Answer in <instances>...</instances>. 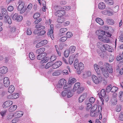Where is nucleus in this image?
I'll list each match as a JSON object with an SVG mask.
<instances>
[{"label": "nucleus", "instance_id": "1", "mask_svg": "<svg viewBox=\"0 0 123 123\" xmlns=\"http://www.w3.org/2000/svg\"><path fill=\"white\" fill-rule=\"evenodd\" d=\"M46 54L45 53L40 54L38 55L37 56V59L39 60H42L40 61L41 63H45L48 61L49 57H46Z\"/></svg>", "mask_w": 123, "mask_h": 123}, {"label": "nucleus", "instance_id": "2", "mask_svg": "<svg viewBox=\"0 0 123 123\" xmlns=\"http://www.w3.org/2000/svg\"><path fill=\"white\" fill-rule=\"evenodd\" d=\"M98 38L100 40L104 43H108L110 42V41L108 37L104 35L98 36Z\"/></svg>", "mask_w": 123, "mask_h": 123}, {"label": "nucleus", "instance_id": "3", "mask_svg": "<svg viewBox=\"0 0 123 123\" xmlns=\"http://www.w3.org/2000/svg\"><path fill=\"white\" fill-rule=\"evenodd\" d=\"M19 5L18 6V11H20V13L22 14L25 11V10L23 9L24 6V2L22 1H20L19 2Z\"/></svg>", "mask_w": 123, "mask_h": 123}, {"label": "nucleus", "instance_id": "4", "mask_svg": "<svg viewBox=\"0 0 123 123\" xmlns=\"http://www.w3.org/2000/svg\"><path fill=\"white\" fill-rule=\"evenodd\" d=\"M92 81L95 84H98L99 82L102 81V78L97 77L94 75H92Z\"/></svg>", "mask_w": 123, "mask_h": 123}, {"label": "nucleus", "instance_id": "5", "mask_svg": "<svg viewBox=\"0 0 123 123\" xmlns=\"http://www.w3.org/2000/svg\"><path fill=\"white\" fill-rule=\"evenodd\" d=\"M101 12L103 14L105 15L110 16L113 14L112 10L111 9H109L106 10L102 11Z\"/></svg>", "mask_w": 123, "mask_h": 123}, {"label": "nucleus", "instance_id": "6", "mask_svg": "<svg viewBox=\"0 0 123 123\" xmlns=\"http://www.w3.org/2000/svg\"><path fill=\"white\" fill-rule=\"evenodd\" d=\"M12 18L14 20L20 21L22 19V17L20 15H19L17 13H15L13 16Z\"/></svg>", "mask_w": 123, "mask_h": 123}, {"label": "nucleus", "instance_id": "7", "mask_svg": "<svg viewBox=\"0 0 123 123\" xmlns=\"http://www.w3.org/2000/svg\"><path fill=\"white\" fill-rule=\"evenodd\" d=\"M65 13V11L62 10H60L57 11L55 13V15L58 17H62Z\"/></svg>", "mask_w": 123, "mask_h": 123}, {"label": "nucleus", "instance_id": "8", "mask_svg": "<svg viewBox=\"0 0 123 123\" xmlns=\"http://www.w3.org/2000/svg\"><path fill=\"white\" fill-rule=\"evenodd\" d=\"M66 80L64 79H60L59 81L58 84L57 85V88H61L62 86L66 84Z\"/></svg>", "mask_w": 123, "mask_h": 123}, {"label": "nucleus", "instance_id": "9", "mask_svg": "<svg viewBox=\"0 0 123 123\" xmlns=\"http://www.w3.org/2000/svg\"><path fill=\"white\" fill-rule=\"evenodd\" d=\"M3 83L4 86L6 87H8L10 85V82L9 78L5 77L3 79Z\"/></svg>", "mask_w": 123, "mask_h": 123}, {"label": "nucleus", "instance_id": "10", "mask_svg": "<svg viewBox=\"0 0 123 123\" xmlns=\"http://www.w3.org/2000/svg\"><path fill=\"white\" fill-rule=\"evenodd\" d=\"M62 63V62L61 61H57L52 65V67L53 69H56L60 66Z\"/></svg>", "mask_w": 123, "mask_h": 123}, {"label": "nucleus", "instance_id": "11", "mask_svg": "<svg viewBox=\"0 0 123 123\" xmlns=\"http://www.w3.org/2000/svg\"><path fill=\"white\" fill-rule=\"evenodd\" d=\"M12 101L10 100L7 101L4 103L3 105V107L4 108H5L12 105Z\"/></svg>", "mask_w": 123, "mask_h": 123}, {"label": "nucleus", "instance_id": "12", "mask_svg": "<svg viewBox=\"0 0 123 123\" xmlns=\"http://www.w3.org/2000/svg\"><path fill=\"white\" fill-rule=\"evenodd\" d=\"M8 69L7 67L6 66H3L0 68V73L5 74L8 71Z\"/></svg>", "mask_w": 123, "mask_h": 123}, {"label": "nucleus", "instance_id": "13", "mask_svg": "<svg viewBox=\"0 0 123 123\" xmlns=\"http://www.w3.org/2000/svg\"><path fill=\"white\" fill-rule=\"evenodd\" d=\"M87 94L86 93H84L81 95L79 99V102L81 103L83 102L84 99L86 98Z\"/></svg>", "mask_w": 123, "mask_h": 123}, {"label": "nucleus", "instance_id": "14", "mask_svg": "<svg viewBox=\"0 0 123 123\" xmlns=\"http://www.w3.org/2000/svg\"><path fill=\"white\" fill-rule=\"evenodd\" d=\"M23 113L21 111H18L16 112L14 115L16 118H18L21 117L23 115Z\"/></svg>", "mask_w": 123, "mask_h": 123}, {"label": "nucleus", "instance_id": "15", "mask_svg": "<svg viewBox=\"0 0 123 123\" xmlns=\"http://www.w3.org/2000/svg\"><path fill=\"white\" fill-rule=\"evenodd\" d=\"M106 95L105 92V89H103L100 92L98 93L100 99L102 98L103 97H105Z\"/></svg>", "mask_w": 123, "mask_h": 123}, {"label": "nucleus", "instance_id": "16", "mask_svg": "<svg viewBox=\"0 0 123 123\" xmlns=\"http://www.w3.org/2000/svg\"><path fill=\"white\" fill-rule=\"evenodd\" d=\"M105 7V5L103 2H100L98 5V8L100 9H104Z\"/></svg>", "mask_w": 123, "mask_h": 123}, {"label": "nucleus", "instance_id": "17", "mask_svg": "<svg viewBox=\"0 0 123 123\" xmlns=\"http://www.w3.org/2000/svg\"><path fill=\"white\" fill-rule=\"evenodd\" d=\"M76 48L75 46H71L69 49V51L70 53H74L76 50Z\"/></svg>", "mask_w": 123, "mask_h": 123}, {"label": "nucleus", "instance_id": "18", "mask_svg": "<svg viewBox=\"0 0 123 123\" xmlns=\"http://www.w3.org/2000/svg\"><path fill=\"white\" fill-rule=\"evenodd\" d=\"M96 21L101 25H103L104 24V21L101 18H97L96 19Z\"/></svg>", "mask_w": 123, "mask_h": 123}, {"label": "nucleus", "instance_id": "19", "mask_svg": "<svg viewBox=\"0 0 123 123\" xmlns=\"http://www.w3.org/2000/svg\"><path fill=\"white\" fill-rule=\"evenodd\" d=\"M99 114V112L96 111H91L90 116L92 117H97Z\"/></svg>", "mask_w": 123, "mask_h": 123}, {"label": "nucleus", "instance_id": "20", "mask_svg": "<svg viewBox=\"0 0 123 123\" xmlns=\"http://www.w3.org/2000/svg\"><path fill=\"white\" fill-rule=\"evenodd\" d=\"M53 30H51L49 29L47 35L48 36L50 37L53 39L52 38H54L53 37Z\"/></svg>", "mask_w": 123, "mask_h": 123}, {"label": "nucleus", "instance_id": "21", "mask_svg": "<svg viewBox=\"0 0 123 123\" xmlns=\"http://www.w3.org/2000/svg\"><path fill=\"white\" fill-rule=\"evenodd\" d=\"M68 90H67V96L68 98H70L72 97L73 95L72 92L70 90V88H69Z\"/></svg>", "mask_w": 123, "mask_h": 123}, {"label": "nucleus", "instance_id": "22", "mask_svg": "<svg viewBox=\"0 0 123 123\" xmlns=\"http://www.w3.org/2000/svg\"><path fill=\"white\" fill-rule=\"evenodd\" d=\"M103 45L102 44L101 42H98L97 43V46L99 48L101 51L103 52H104L105 49H103L102 50L103 47Z\"/></svg>", "mask_w": 123, "mask_h": 123}, {"label": "nucleus", "instance_id": "23", "mask_svg": "<svg viewBox=\"0 0 123 123\" xmlns=\"http://www.w3.org/2000/svg\"><path fill=\"white\" fill-rule=\"evenodd\" d=\"M17 108V106L16 105L12 106L9 108L8 111L10 112H12L14 111Z\"/></svg>", "mask_w": 123, "mask_h": 123}, {"label": "nucleus", "instance_id": "24", "mask_svg": "<svg viewBox=\"0 0 123 123\" xmlns=\"http://www.w3.org/2000/svg\"><path fill=\"white\" fill-rule=\"evenodd\" d=\"M14 86L13 85H11L9 86L8 88V92L10 93H12L14 91Z\"/></svg>", "mask_w": 123, "mask_h": 123}, {"label": "nucleus", "instance_id": "25", "mask_svg": "<svg viewBox=\"0 0 123 123\" xmlns=\"http://www.w3.org/2000/svg\"><path fill=\"white\" fill-rule=\"evenodd\" d=\"M4 18L5 21L6 22H7L8 24H11L12 23L11 20L8 16H5Z\"/></svg>", "mask_w": 123, "mask_h": 123}, {"label": "nucleus", "instance_id": "26", "mask_svg": "<svg viewBox=\"0 0 123 123\" xmlns=\"http://www.w3.org/2000/svg\"><path fill=\"white\" fill-rule=\"evenodd\" d=\"M45 50V49L44 48H42L39 49L36 51V52L37 54H41L44 52Z\"/></svg>", "mask_w": 123, "mask_h": 123}, {"label": "nucleus", "instance_id": "27", "mask_svg": "<svg viewBox=\"0 0 123 123\" xmlns=\"http://www.w3.org/2000/svg\"><path fill=\"white\" fill-rule=\"evenodd\" d=\"M65 20V18L62 16L58 17L57 19V21L59 23H62Z\"/></svg>", "mask_w": 123, "mask_h": 123}, {"label": "nucleus", "instance_id": "28", "mask_svg": "<svg viewBox=\"0 0 123 123\" xmlns=\"http://www.w3.org/2000/svg\"><path fill=\"white\" fill-rule=\"evenodd\" d=\"M1 12L2 15L4 17L5 16H8L7 11L6 8H2L1 9Z\"/></svg>", "mask_w": 123, "mask_h": 123}, {"label": "nucleus", "instance_id": "29", "mask_svg": "<svg viewBox=\"0 0 123 123\" xmlns=\"http://www.w3.org/2000/svg\"><path fill=\"white\" fill-rule=\"evenodd\" d=\"M106 20L107 23L109 25H112L114 23V21L111 19L107 18Z\"/></svg>", "mask_w": 123, "mask_h": 123}, {"label": "nucleus", "instance_id": "30", "mask_svg": "<svg viewBox=\"0 0 123 123\" xmlns=\"http://www.w3.org/2000/svg\"><path fill=\"white\" fill-rule=\"evenodd\" d=\"M61 73V71L60 70L55 71L52 74L53 76H58L60 75Z\"/></svg>", "mask_w": 123, "mask_h": 123}, {"label": "nucleus", "instance_id": "31", "mask_svg": "<svg viewBox=\"0 0 123 123\" xmlns=\"http://www.w3.org/2000/svg\"><path fill=\"white\" fill-rule=\"evenodd\" d=\"M111 102L112 105H116L117 103V99L116 98H112Z\"/></svg>", "mask_w": 123, "mask_h": 123}, {"label": "nucleus", "instance_id": "32", "mask_svg": "<svg viewBox=\"0 0 123 123\" xmlns=\"http://www.w3.org/2000/svg\"><path fill=\"white\" fill-rule=\"evenodd\" d=\"M103 71V75L106 78L108 77H109V74L107 70H105L104 69Z\"/></svg>", "mask_w": 123, "mask_h": 123}, {"label": "nucleus", "instance_id": "33", "mask_svg": "<svg viewBox=\"0 0 123 123\" xmlns=\"http://www.w3.org/2000/svg\"><path fill=\"white\" fill-rule=\"evenodd\" d=\"M29 57L31 60H34L35 58V56L33 53L30 52L29 53Z\"/></svg>", "mask_w": 123, "mask_h": 123}, {"label": "nucleus", "instance_id": "34", "mask_svg": "<svg viewBox=\"0 0 123 123\" xmlns=\"http://www.w3.org/2000/svg\"><path fill=\"white\" fill-rule=\"evenodd\" d=\"M94 68L95 70L98 74H99V72L100 69L98 68V66L97 64H95L94 65Z\"/></svg>", "mask_w": 123, "mask_h": 123}, {"label": "nucleus", "instance_id": "35", "mask_svg": "<svg viewBox=\"0 0 123 123\" xmlns=\"http://www.w3.org/2000/svg\"><path fill=\"white\" fill-rule=\"evenodd\" d=\"M76 80L75 78H72L71 79H70L69 80L68 83L69 84L72 85L76 82Z\"/></svg>", "mask_w": 123, "mask_h": 123}, {"label": "nucleus", "instance_id": "36", "mask_svg": "<svg viewBox=\"0 0 123 123\" xmlns=\"http://www.w3.org/2000/svg\"><path fill=\"white\" fill-rule=\"evenodd\" d=\"M98 64L101 70L103 71L104 68V63L102 62H99Z\"/></svg>", "mask_w": 123, "mask_h": 123}, {"label": "nucleus", "instance_id": "37", "mask_svg": "<svg viewBox=\"0 0 123 123\" xmlns=\"http://www.w3.org/2000/svg\"><path fill=\"white\" fill-rule=\"evenodd\" d=\"M119 97L121 101H123V92L121 91L119 93Z\"/></svg>", "mask_w": 123, "mask_h": 123}, {"label": "nucleus", "instance_id": "38", "mask_svg": "<svg viewBox=\"0 0 123 123\" xmlns=\"http://www.w3.org/2000/svg\"><path fill=\"white\" fill-rule=\"evenodd\" d=\"M80 84L79 82L77 83H75L73 88V89L76 90L77 89L80 87Z\"/></svg>", "mask_w": 123, "mask_h": 123}, {"label": "nucleus", "instance_id": "39", "mask_svg": "<svg viewBox=\"0 0 123 123\" xmlns=\"http://www.w3.org/2000/svg\"><path fill=\"white\" fill-rule=\"evenodd\" d=\"M77 92L78 94H80L82 93L84 90L83 87H80L78 88L77 89Z\"/></svg>", "mask_w": 123, "mask_h": 123}, {"label": "nucleus", "instance_id": "40", "mask_svg": "<svg viewBox=\"0 0 123 123\" xmlns=\"http://www.w3.org/2000/svg\"><path fill=\"white\" fill-rule=\"evenodd\" d=\"M10 96H11L12 97V98L15 99L18 97L19 94L17 93H14Z\"/></svg>", "mask_w": 123, "mask_h": 123}, {"label": "nucleus", "instance_id": "41", "mask_svg": "<svg viewBox=\"0 0 123 123\" xmlns=\"http://www.w3.org/2000/svg\"><path fill=\"white\" fill-rule=\"evenodd\" d=\"M105 2L109 5H111L113 4V0H104Z\"/></svg>", "mask_w": 123, "mask_h": 123}, {"label": "nucleus", "instance_id": "42", "mask_svg": "<svg viewBox=\"0 0 123 123\" xmlns=\"http://www.w3.org/2000/svg\"><path fill=\"white\" fill-rule=\"evenodd\" d=\"M67 31L66 28H61L59 30L60 34H63Z\"/></svg>", "mask_w": 123, "mask_h": 123}, {"label": "nucleus", "instance_id": "43", "mask_svg": "<svg viewBox=\"0 0 123 123\" xmlns=\"http://www.w3.org/2000/svg\"><path fill=\"white\" fill-rule=\"evenodd\" d=\"M91 75V72L88 71L85 73L84 74V77L85 78L89 77Z\"/></svg>", "mask_w": 123, "mask_h": 123}, {"label": "nucleus", "instance_id": "44", "mask_svg": "<svg viewBox=\"0 0 123 123\" xmlns=\"http://www.w3.org/2000/svg\"><path fill=\"white\" fill-rule=\"evenodd\" d=\"M84 66L83 63L80 62L79 64V69L80 71H81L83 69Z\"/></svg>", "mask_w": 123, "mask_h": 123}, {"label": "nucleus", "instance_id": "45", "mask_svg": "<svg viewBox=\"0 0 123 123\" xmlns=\"http://www.w3.org/2000/svg\"><path fill=\"white\" fill-rule=\"evenodd\" d=\"M111 92H115L118 90V88L115 86H113L111 87Z\"/></svg>", "mask_w": 123, "mask_h": 123}, {"label": "nucleus", "instance_id": "46", "mask_svg": "<svg viewBox=\"0 0 123 123\" xmlns=\"http://www.w3.org/2000/svg\"><path fill=\"white\" fill-rule=\"evenodd\" d=\"M66 35L67 37L70 38L72 36L73 34L71 32H68L66 33Z\"/></svg>", "mask_w": 123, "mask_h": 123}, {"label": "nucleus", "instance_id": "47", "mask_svg": "<svg viewBox=\"0 0 123 123\" xmlns=\"http://www.w3.org/2000/svg\"><path fill=\"white\" fill-rule=\"evenodd\" d=\"M92 105L90 103L87 104L86 107V109L87 110H89L92 107Z\"/></svg>", "mask_w": 123, "mask_h": 123}, {"label": "nucleus", "instance_id": "48", "mask_svg": "<svg viewBox=\"0 0 123 123\" xmlns=\"http://www.w3.org/2000/svg\"><path fill=\"white\" fill-rule=\"evenodd\" d=\"M111 84H110L107 87L106 89V91L107 92H111Z\"/></svg>", "mask_w": 123, "mask_h": 123}, {"label": "nucleus", "instance_id": "49", "mask_svg": "<svg viewBox=\"0 0 123 123\" xmlns=\"http://www.w3.org/2000/svg\"><path fill=\"white\" fill-rule=\"evenodd\" d=\"M40 14L39 13L37 12L35 14L33 17L35 19H36L40 16Z\"/></svg>", "mask_w": 123, "mask_h": 123}, {"label": "nucleus", "instance_id": "50", "mask_svg": "<svg viewBox=\"0 0 123 123\" xmlns=\"http://www.w3.org/2000/svg\"><path fill=\"white\" fill-rule=\"evenodd\" d=\"M16 28L14 26L10 27V31L12 33L15 32L16 31Z\"/></svg>", "mask_w": 123, "mask_h": 123}, {"label": "nucleus", "instance_id": "51", "mask_svg": "<svg viewBox=\"0 0 123 123\" xmlns=\"http://www.w3.org/2000/svg\"><path fill=\"white\" fill-rule=\"evenodd\" d=\"M69 53H70L69 51L68 50H66L64 52V55L66 57H68Z\"/></svg>", "mask_w": 123, "mask_h": 123}, {"label": "nucleus", "instance_id": "52", "mask_svg": "<svg viewBox=\"0 0 123 123\" xmlns=\"http://www.w3.org/2000/svg\"><path fill=\"white\" fill-rule=\"evenodd\" d=\"M121 105H117L116 108V111L117 112H119L121 111Z\"/></svg>", "mask_w": 123, "mask_h": 123}, {"label": "nucleus", "instance_id": "53", "mask_svg": "<svg viewBox=\"0 0 123 123\" xmlns=\"http://www.w3.org/2000/svg\"><path fill=\"white\" fill-rule=\"evenodd\" d=\"M56 58V57L54 55L51 56L50 59V61L51 62H52L55 60Z\"/></svg>", "mask_w": 123, "mask_h": 123}, {"label": "nucleus", "instance_id": "54", "mask_svg": "<svg viewBox=\"0 0 123 123\" xmlns=\"http://www.w3.org/2000/svg\"><path fill=\"white\" fill-rule=\"evenodd\" d=\"M27 34V35H29L31 34L32 32L30 28H28L26 31Z\"/></svg>", "mask_w": 123, "mask_h": 123}, {"label": "nucleus", "instance_id": "55", "mask_svg": "<svg viewBox=\"0 0 123 123\" xmlns=\"http://www.w3.org/2000/svg\"><path fill=\"white\" fill-rule=\"evenodd\" d=\"M123 58V55H119L117 56L116 58V60L117 61H119L122 60Z\"/></svg>", "mask_w": 123, "mask_h": 123}, {"label": "nucleus", "instance_id": "56", "mask_svg": "<svg viewBox=\"0 0 123 123\" xmlns=\"http://www.w3.org/2000/svg\"><path fill=\"white\" fill-rule=\"evenodd\" d=\"M100 32L103 35H105L106 32L105 31H97L96 32V34L97 35H98V33Z\"/></svg>", "mask_w": 123, "mask_h": 123}, {"label": "nucleus", "instance_id": "57", "mask_svg": "<svg viewBox=\"0 0 123 123\" xmlns=\"http://www.w3.org/2000/svg\"><path fill=\"white\" fill-rule=\"evenodd\" d=\"M73 58L71 56L69 59V63L70 65L72 64L74 60Z\"/></svg>", "mask_w": 123, "mask_h": 123}, {"label": "nucleus", "instance_id": "58", "mask_svg": "<svg viewBox=\"0 0 123 123\" xmlns=\"http://www.w3.org/2000/svg\"><path fill=\"white\" fill-rule=\"evenodd\" d=\"M67 39V38L66 37H63L60 38V40L61 42H62L65 41Z\"/></svg>", "mask_w": 123, "mask_h": 123}, {"label": "nucleus", "instance_id": "59", "mask_svg": "<svg viewBox=\"0 0 123 123\" xmlns=\"http://www.w3.org/2000/svg\"><path fill=\"white\" fill-rule=\"evenodd\" d=\"M97 106L96 105L92 107L91 110V111H97Z\"/></svg>", "mask_w": 123, "mask_h": 123}, {"label": "nucleus", "instance_id": "60", "mask_svg": "<svg viewBox=\"0 0 123 123\" xmlns=\"http://www.w3.org/2000/svg\"><path fill=\"white\" fill-rule=\"evenodd\" d=\"M67 90H65L62 92V93L61 95L63 97L65 96L67 94Z\"/></svg>", "mask_w": 123, "mask_h": 123}, {"label": "nucleus", "instance_id": "61", "mask_svg": "<svg viewBox=\"0 0 123 123\" xmlns=\"http://www.w3.org/2000/svg\"><path fill=\"white\" fill-rule=\"evenodd\" d=\"M46 33V31L44 30L42 31L39 32L38 33V35L42 36L44 35Z\"/></svg>", "mask_w": 123, "mask_h": 123}, {"label": "nucleus", "instance_id": "62", "mask_svg": "<svg viewBox=\"0 0 123 123\" xmlns=\"http://www.w3.org/2000/svg\"><path fill=\"white\" fill-rule=\"evenodd\" d=\"M97 111L99 112V113H100L101 111L102 108L100 106H97Z\"/></svg>", "mask_w": 123, "mask_h": 123}, {"label": "nucleus", "instance_id": "63", "mask_svg": "<svg viewBox=\"0 0 123 123\" xmlns=\"http://www.w3.org/2000/svg\"><path fill=\"white\" fill-rule=\"evenodd\" d=\"M95 100V98H94L93 97H92L90 98L89 100V102L92 103H93L94 102Z\"/></svg>", "mask_w": 123, "mask_h": 123}, {"label": "nucleus", "instance_id": "64", "mask_svg": "<svg viewBox=\"0 0 123 123\" xmlns=\"http://www.w3.org/2000/svg\"><path fill=\"white\" fill-rule=\"evenodd\" d=\"M13 10V7L12 6H9L7 8L8 10L10 12L12 11Z\"/></svg>", "mask_w": 123, "mask_h": 123}]
</instances>
